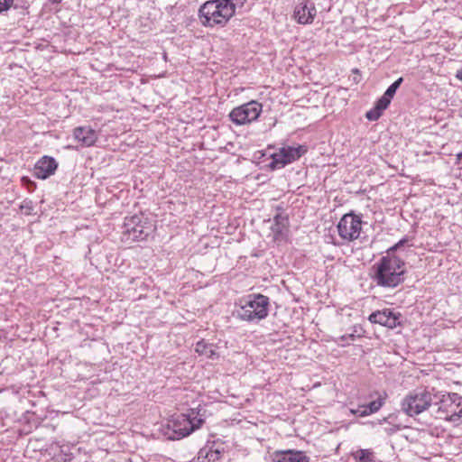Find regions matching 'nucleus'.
Listing matches in <instances>:
<instances>
[{
	"instance_id": "17",
	"label": "nucleus",
	"mask_w": 462,
	"mask_h": 462,
	"mask_svg": "<svg viewBox=\"0 0 462 462\" xmlns=\"http://www.w3.org/2000/svg\"><path fill=\"white\" fill-rule=\"evenodd\" d=\"M222 451L223 449L205 447L199 450V459L200 462H216L221 458Z\"/></svg>"
},
{
	"instance_id": "5",
	"label": "nucleus",
	"mask_w": 462,
	"mask_h": 462,
	"mask_svg": "<svg viewBox=\"0 0 462 462\" xmlns=\"http://www.w3.org/2000/svg\"><path fill=\"white\" fill-rule=\"evenodd\" d=\"M154 229L153 225L143 214L126 217L124 222V236L127 241L144 240Z\"/></svg>"
},
{
	"instance_id": "20",
	"label": "nucleus",
	"mask_w": 462,
	"mask_h": 462,
	"mask_svg": "<svg viewBox=\"0 0 462 462\" xmlns=\"http://www.w3.org/2000/svg\"><path fill=\"white\" fill-rule=\"evenodd\" d=\"M356 335L355 333H350L346 335H343L337 338V343L340 346H346L351 344V342L355 341Z\"/></svg>"
},
{
	"instance_id": "30",
	"label": "nucleus",
	"mask_w": 462,
	"mask_h": 462,
	"mask_svg": "<svg viewBox=\"0 0 462 462\" xmlns=\"http://www.w3.org/2000/svg\"><path fill=\"white\" fill-rule=\"evenodd\" d=\"M62 0H50L51 3L52 4H59L60 3Z\"/></svg>"
},
{
	"instance_id": "12",
	"label": "nucleus",
	"mask_w": 462,
	"mask_h": 462,
	"mask_svg": "<svg viewBox=\"0 0 462 462\" xmlns=\"http://www.w3.org/2000/svg\"><path fill=\"white\" fill-rule=\"evenodd\" d=\"M401 314L394 312L390 309H383L372 312L368 320L371 323L379 324L388 328H394L400 325Z\"/></svg>"
},
{
	"instance_id": "19",
	"label": "nucleus",
	"mask_w": 462,
	"mask_h": 462,
	"mask_svg": "<svg viewBox=\"0 0 462 462\" xmlns=\"http://www.w3.org/2000/svg\"><path fill=\"white\" fill-rule=\"evenodd\" d=\"M383 402L382 401V399L379 398L377 400H374V401L369 402L367 405H364V406H365L368 415H370V414H373V413L378 411L381 409V407L383 406Z\"/></svg>"
},
{
	"instance_id": "23",
	"label": "nucleus",
	"mask_w": 462,
	"mask_h": 462,
	"mask_svg": "<svg viewBox=\"0 0 462 462\" xmlns=\"http://www.w3.org/2000/svg\"><path fill=\"white\" fill-rule=\"evenodd\" d=\"M350 412L352 414L357 415L359 417L368 416V413L364 405H361V406L357 407L356 409H351Z\"/></svg>"
},
{
	"instance_id": "13",
	"label": "nucleus",
	"mask_w": 462,
	"mask_h": 462,
	"mask_svg": "<svg viewBox=\"0 0 462 462\" xmlns=\"http://www.w3.org/2000/svg\"><path fill=\"white\" fill-rule=\"evenodd\" d=\"M317 14L315 4L309 0L299 3L294 9V18L300 24H310Z\"/></svg>"
},
{
	"instance_id": "4",
	"label": "nucleus",
	"mask_w": 462,
	"mask_h": 462,
	"mask_svg": "<svg viewBox=\"0 0 462 462\" xmlns=\"http://www.w3.org/2000/svg\"><path fill=\"white\" fill-rule=\"evenodd\" d=\"M270 299L261 293L249 294L239 300L234 316L243 321L258 323L269 313Z\"/></svg>"
},
{
	"instance_id": "10",
	"label": "nucleus",
	"mask_w": 462,
	"mask_h": 462,
	"mask_svg": "<svg viewBox=\"0 0 462 462\" xmlns=\"http://www.w3.org/2000/svg\"><path fill=\"white\" fill-rule=\"evenodd\" d=\"M339 236L346 241L357 239L362 230L361 217L353 214H345L337 224Z\"/></svg>"
},
{
	"instance_id": "27",
	"label": "nucleus",
	"mask_w": 462,
	"mask_h": 462,
	"mask_svg": "<svg viewBox=\"0 0 462 462\" xmlns=\"http://www.w3.org/2000/svg\"><path fill=\"white\" fill-rule=\"evenodd\" d=\"M456 163L459 164L462 163V152H458L456 156Z\"/></svg>"
},
{
	"instance_id": "26",
	"label": "nucleus",
	"mask_w": 462,
	"mask_h": 462,
	"mask_svg": "<svg viewBox=\"0 0 462 462\" xmlns=\"http://www.w3.org/2000/svg\"><path fill=\"white\" fill-rule=\"evenodd\" d=\"M400 428L398 426H389L384 429L385 432L388 434H393L398 431Z\"/></svg>"
},
{
	"instance_id": "14",
	"label": "nucleus",
	"mask_w": 462,
	"mask_h": 462,
	"mask_svg": "<svg viewBox=\"0 0 462 462\" xmlns=\"http://www.w3.org/2000/svg\"><path fill=\"white\" fill-rule=\"evenodd\" d=\"M58 168L56 160L50 156L42 157L35 164L33 175L37 179L45 180L53 175Z\"/></svg>"
},
{
	"instance_id": "7",
	"label": "nucleus",
	"mask_w": 462,
	"mask_h": 462,
	"mask_svg": "<svg viewBox=\"0 0 462 462\" xmlns=\"http://www.w3.org/2000/svg\"><path fill=\"white\" fill-rule=\"evenodd\" d=\"M438 414L440 419L459 423L462 420V396L455 393L444 394L439 402Z\"/></svg>"
},
{
	"instance_id": "22",
	"label": "nucleus",
	"mask_w": 462,
	"mask_h": 462,
	"mask_svg": "<svg viewBox=\"0 0 462 462\" xmlns=\"http://www.w3.org/2000/svg\"><path fill=\"white\" fill-rule=\"evenodd\" d=\"M407 242V238L401 239L398 243H396L394 245H393L387 250V254L391 253V255H395V252L401 247H402Z\"/></svg>"
},
{
	"instance_id": "25",
	"label": "nucleus",
	"mask_w": 462,
	"mask_h": 462,
	"mask_svg": "<svg viewBox=\"0 0 462 462\" xmlns=\"http://www.w3.org/2000/svg\"><path fill=\"white\" fill-rule=\"evenodd\" d=\"M21 209L24 210L25 214H30L31 211L33 209L32 201L24 200L21 205Z\"/></svg>"
},
{
	"instance_id": "28",
	"label": "nucleus",
	"mask_w": 462,
	"mask_h": 462,
	"mask_svg": "<svg viewBox=\"0 0 462 462\" xmlns=\"http://www.w3.org/2000/svg\"><path fill=\"white\" fill-rule=\"evenodd\" d=\"M456 78H457L458 80L462 81V68L457 71V73H456Z\"/></svg>"
},
{
	"instance_id": "24",
	"label": "nucleus",
	"mask_w": 462,
	"mask_h": 462,
	"mask_svg": "<svg viewBox=\"0 0 462 462\" xmlns=\"http://www.w3.org/2000/svg\"><path fill=\"white\" fill-rule=\"evenodd\" d=\"M14 0H0V13L7 11L13 5Z\"/></svg>"
},
{
	"instance_id": "15",
	"label": "nucleus",
	"mask_w": 462,
	"mask_h": 462,
	"mask_svg": "<svg viewBox=\"0 0 462 462\" xmlns=\"http://www.w3.org/2000/svg\"><path fill=\"white\" fill-rule=\"evenodd\" d=\"M73 137L81 146L90 147L97 140V134L90 126H79L73 131Z\"/></svg>"
},
{
	"instance_id": "9",
	"label": "nucleus",
	"mask_w": 462,
	"mask_h": 462,
	"mask_svg": "<svg viewBox=\"0 0 462 462\" xmlns=\"http://www.w3.org/2000/svg\"><path fill=\"white\" fill-rule=\"evenodd\" d=\"M307 151L308 148L305 145L283 146L272 155V162L269 166L273 170L282 169L287 164L299 160Z\"/></svg>"
},
{
	"instance_id": "1",
	"label": "nucleus",
	"mask_w": 462,
	"mask_h": 462,
	"mask_svg": "<svg viewBox=\"0 0 462 462\" xmlns=\"http://www.w3.org/2000/svg\"><path fill=\"white\" fill-rule=\"evenodd\" d=\"M246 0H208L200 5L198 17L205 27L225 26L235 15L236 9Z\"/></svg>"
},
{
	"instance_id": "3",
	"label": "nucleus",
	"mask_w": 462,
	"mask_h": 462,
	"mask_svg": "<svg viewBox=\"0 0 462 462\" xmlns=\"http://www.w3.org/2000/svg\"><path fill=\"white\" fill-rule=\"evenodd\" d=\"M205 410L198 407L190 409L187 414H180L169 420L163 429L164 436L171 440H177L189 436L204 423Z\"/></svg>"
},
{
	"instance_id": "6",
	"label": "nucleus",
	"mask_w": 462,
	"mask_h": 462,
	"mask_svg": "<svg viewBox=\"0 0 462 462\" xmlns=\"http://www.w3.org/2000/svg\"><path fill=\"white\" fill-rule=\"evenodd\" d=\"M431 393L426 389H416L410 392L402 401V411L413 417L428 410L431 405Z\"/></svg>"
},
{
	"instance_id": "8",
	"label": "nucleus",
	"mask_w": 462,
	"mask_h": 462,
	"mask_svg": "<svg viewBox=\"0 0 462 462\" xmlns=\"http://www.w3.org/2000/svg\"><path fill=\"white\" fill-rule=\"evenodd\" d=\"M262 109L261 103L252 100L235 107L230 112L229 117L234 124L242 125L255 121L259 117Z\"/></svg>"
},
{
	"instance_id": "16",
	"label": "nucleus",
	"mask_w": 462,
	"mask_h": 462,
	"mask_svg": "<svg viewBox=\"0 0 462 462\" xmlns=\"http://www.w3.org/2000/svg\"><path fill=\"white\" fill-rule=\"evenodd\" d=\"M272 462H309V457L301 451L279 450L272 456Z\"/></svg>"
},
{
	"instance_id": "18",
	"label": "nucleus",
	"mask_w": 462,
	"mask_h": 462,
	"mask_svg": "<svg viewBox=\"0 0 462 462\" xmlns=\"http://www.w3.org/2000/svg\"><path fill=\"white\" fill-rule=\"evenodd\" d=\"M196 352L200 356H205L208 358L215 359L217 357L213 345L206 343L204 340L199 341L195 347Z\"/></svg>"
},
{
	"instance_id": "29",
	"label": "nucleus",
	"mask_w": 462,
	"mask_h": 462,
	"mask_svg": "<svg viewBox=\"0 0 462 462\" xmlns=\"http://www.w3.org/2000/svg\"><path fill=\"white\" fill-rule=\"evenodd\" d=\"M366 454H368L367 450H362V456L360 457L361 461H363L365 459V457H366Z\"/></svg>"
},
{
	"instance_id": "11",
	"label": "nucleus",
	"mask_w": 462,
	"mask_h": 462,
	"mask_svg": "<svg viewBox=\"0 0 462 462\" xmlns=\"http://www.w3.org/2000/svg\"><path fill=\"white\" fill-rule=\"evenodd\" d=\"M403 79L401 77L388 87L384 94L376 101L374 107L366 112L365 116L368 120L375 121L379 119L383 112L389 106L392 98L394 97Z\"/></svg>"
},
{
	"instance_id": "21",
	"label": "nucleus",
	"mask_w": 462,
	"mask_h": 462,
	"mask_svg": "<svg viewBox=\"0 0 462 462\" xmlns=\"http://www.w3.org/2000/svg\"><path fill=\"white\" fill-rule=\"evenodd\" d=\"M287 222V218L280 216V215H277L275 217H274V225L273 226V230L274 233H281L282 232V227L284 226L285 223Z\"/></svg>"
},
{
	"instance_id": "2",
	"label": "nucleus",
	"mask_w": 462,
	"mask_h": 462,
	"mask_svg": "<svg viewBox=\"0 0 462 462\" xmlns=\"http://www.w3.org/2000/svg\"><path fill=\"white\" fill-rule=\"evenodd\" d=\"M372 280L383 288H395L405 280V262L397 255L388 253L373 266Z\"/></svg>"
}]
</instances>
